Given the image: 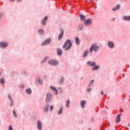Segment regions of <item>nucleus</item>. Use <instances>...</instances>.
<instances>
[{"instance_id": "0eeeda50", "label": "nucleus", "mask_w": 130, "mask_h": 130, "mask_svg": "<svg viewBox=\"0 0 130 130\" xmlns=\"http://www.w3.org/2000/svg\"><path fill=\"white\" fill-rule=\"evenodd\" d=\"M60 30H61V32L58 37V40H60V39H61V38L63 37V33H64L63 29L61 28Z\"/></svg>"}, {"instance_id": "5701e85b", "label": "nucleus", "mask_w": 130, "mask_h": 130, "mask_svg": "<svg viewBox=\"0 0 130 130\" xmlns=\"http://www.w3.org/2000/svg\"><path fill=\"white\" fill-rule=\"evenodd\" d=\"M66 106L67 108H69V107L70 106V100H67Z\"/></svg>"}, {"instance_id": "09e8293b", "label": "nucleus", "mask_w": 130, "mask_h": 130, "mask_svg": "<svg viewBox=\"0 0 130 130\" xmlns=\"http://www.w3.org/2000/svg\"><path fill=\"white\" fill-rule=\"evenodd\" d=\"M128 129V128H127V127H126V129Z\"/></svg>"}, {"instance_id": "f3484780", "label": "nucleus", "mask_w": 130, "mask_h": 130, "mask_svg": "<svg viewBox=\"0 0 130 130\" xmlns=\"http://www.w3.org/2000/svg\"><path fill=\"white\" fill-rule=\"evenodd\" d=\"M38 33L40 34V35H44V30L42 29H40L38 30Z\"/></svg>"}, {"instance_id": "473e14b6", "label": "nucleus", "mask_w": 130, "mask_h": 130, "mask_svg": "<svg viewBox=\"0 0 130 130\" xmlns=\"http://www.w3.org/2000/svg\"><path fill=\"white\" fill-rule=\"evenodd\" d=\"M1 83L2 84H4V83H5V80H4V79L2 78V79H1Z\"/></svg>"}, {"instance_id": "b1692460", "label": "nucleus", "mask_w": 130, "mask_h": 130, "mask_svg": "<svg viewBox=\"0 0 130 130\" xmlns=\"http://www.w3.org/2000/svg\"><path fill=\"white\" fill-rule=\"evenodd\" d=\"M62 109H63V108L62 107H61L60 110H59L58 112V114L59 115H60L61 114V113H62Z\"/></svg>"}, {"instance_id": "ea45409f", "label": "nucleus", "mask_w": 130, "mask_h": 130, "mask_svg": "<svg viewBox=\"0 0 130 130\" xmlns=\"http://www.w3.org/2000/svg\"><path fill=\"white\" fill-rule=\"evenodd\" d=\"M91 90H92V88L87 89V92H90V91H91Z\"/></svg>"}, {"instance_id": "ddd939ff", "label": "nucleus", "mask_w": 130, "mask_h": 130, "mask_svg": "<svg viewBox=\"0 0 130 130\" xmlns=\"http://www.w3.org/2000/svg\"><path fill=\"white\" fill-rule=\"evenodd\" d=\"M120 8V5H117L116 7H114L112 9V11H117V10H119Z\"/></svg>"}, {"instance_id": "9b49d317", "label": "nucleus", "mask_w": 130, "mask_h": 130, "mask_svg": "<svg viewBox=\"0 0 130 130\" xmlns=\"http://www.w3.org/2000/svg\"><path fill=\"white\" fill-rule=\"evenodd\" d=\"M108 45L110 48H113L114 47V44L112 42H108Z\"/></svg>"}, {"instance_id": "4be33fe9", "label": "nucleus", "mask_w": 130, "mask_h": 130, "mask_svg": "<svg viewBox=\"0 0 130 130\" xmlns=\"http://www.w3.org/2000/svg\"><path fill=\"white\" fill-rule=\"evenodd\" d=\"M123 19L125 21H130V16H124Z\"/></svg>"}, {"instance_id": "f8f14e48", "label": "nucleus", "mask_w": 130, "mask_h": 130, "mask_svg": "<svg viewBox=\"0 0 130 130\" xmlns=\"http://www.w3.org/2000/svg\"><path fill=\"white\" fill-rule=\"evenodd\" d=\"M49 109V105L47 104L44 109V111H45V112H48V110Z\"/></svg>"}, {"instance_id": "39448f33", "label": "nucleus", "mask_w": 130, "mask_h": 130, "mask_svg": "<svg viewBox=\"0 0 130 130\" xmlns=\"http://www.w3.org/2000/svg\"><path fill=\"white\" fill-rule=\"evenodd\" d=\"M50 42H51V39H49L46 40L42 43V46H44V45H47V44H49Z\"/></svg>"}, {"instance_id": "6ab92c4d", "label": "nucleus", "mask_w": 130, "mask_h": 130, "mask_svg": "<svg viewBox=\"0 0 130 130\" xmlns=\"http://www.w3.org/2000/svg\"><path fill=\"white\" fill-rule=\"evenodd\" d=\"M25 92L26 93L30 95V94L32 93V90H31V88H28L25 90Z\"/></svg>"}, {"instance_id": "58836bf2", "label": "nucleus", "mask_w": 130, "mask_h": 130, "mask_svg": "<svg viewBox=\"0 0 130 130\" xmlns=\"http://www.w3.org/2000/svg\"><path fill=\"white\" fill-rule=\"evenodd\" d=\"M3 14L2 13H0V19H2V18L3 17Z\"/></svg>"}, {"instance_id": "20e7f679", "label": "nucleus", "mask_w": 130, "mask_h": 130, "mask_svg": "<svg viewBox=\"0 0 130 130\" xmlns=\"http://www.w3.org/2000/svg\"><path fill=\"white\" fill-rule=\"evenodd\" d=\"M52 99V95H51V93H48L46 95V102H47V103L50 102Z\"/></svg>"}, {"instance_id": "c756f323", "label": "nucleus", "mask_w": 130, "mask_h": 130, "mask_svg": "<svg viewBox=\"0 0 130 130\" xmlns=\"http://www.w3.org/2000/svg\"><path fill=\"white\" fill-rule=\"evenodd\" d=\"M78 30H83V25H80L78 26Z\"/></svg>"}, {"instance_id": "bb28decb", "label": "nucleus", "mask_w": 130, "mask_h": 130, "mask_svg": "<svg viewBox=\"0 0 130 130\" xmlns=\"http://www.w3.org/2000/svg\"><path fill=\"white\" fill-rule=\"evenodd\" d=\"M50 89H51V90H53V91H55V92H57L56 88L53 86H50Z\"/></svg>"}, {"instance_id": "423d86ee", "label": "nucleus", "mask_w": 130, "mask_h": 130, "mask_svg": "<svg viewBox=\"0 0 130 130\" xmlns=\"http://www.w3.org/2000/svg\"><path fill=\"white\" fill-rule=\"evenodd\" d=\"M84 24L86 26H89V25H91V24H92V19H86L85 21H84Z\"/></svg>"}, {"instance_id": "4468645a", "label": "nucleus", "mask_w": 130, "mask_h": 130, "mask_svg": "<svg viewBox=\"0 0 130 130\" xmlns=\"http://www.w3.org/2000/svg\"><path fill=\"white\" fill-rule=\"evenodd\" d=\"M121 116V114L118 115L116 119V122L118 123V122H120V116Z\"/></svg>"}, {"instance_id": "8fccbe9b", "label": "nucleus", "mask_w": 130, "mask_h": 130, "mask_svg": "<svg viewBox=\"0 0 130 130\" xmlns=\"http://www.w3.org/2000/svg\"><path fill=\"white\" fill-rule=\"evenodd\" d=\"M58 89H61V88H60V87H59Z\"/></svg>"}, {"instance_id": "f257e3e1", "label": "nucleus", "mask_w": 130, "mask_h": 130, "mask_svg": "<svg viewBox=\"0 0 130 130\" xmlns=\"http://www.w3.org/2000/svg\"><path fill=\"white\" fill-rule=\"evenodd\" d=\"M68 45L69 46H68ZM72 45H73V43H72V42H71V40H68L64 44L63 46V48H65L64 50L65 51H67L71 49ZM67 46H68V47H67ZM66 47L67 48H66Z\"/></svg>"}, {"instance_id": "4c0bfd02", "label": "nucleus", "mask_w": 130, "mask_h": 130, "mask_svg": "<svg viewBox=\"0 0 130 130\" xmlns=\"http://www.w3.org/2000/svg\"><path fill=\"white\" fill-rule=\"evenodd\" d=\"M44 21H47V16H45L44 19Z\"/></svg>"}, {"instance_id": "e433bc0d", "label": "nucleus", "mask_w": 130, "mask_h": 130, "mask_svg": "<svg viewBox=\"0 0 130 130\" xmlns=\"http://www.w3.org/2000/svg\"><path fill=\"white\" fill-rule=\"evenodd\" d=\"M11 102L10 106H13L14 105V102L13 101H11Z\"/></svg>"}, {"instance_id": "aec40b11", "label": "nucleus", "mask_w": 130, "mask_h": 130, "mask_svg": "<svg viewBox=\"0 0 130 130\" xmlns=\"http://www.w3.org/2000/svg\"><path fill=\"white\" fill-rule=\"evenodd\" d=\"M79 17H80L81 21H85V16H84V15H83L82 14H80L79 15Z\"/></svg>"}, {"instance_id": "393cba45", "label": "nucleus", "mask_w": 130, "mask_h": 130, "mask_svg": "<svg viewBox=\"0 0 130 130\" xmlns=\"http://www.w3.org/2000/svg\"><path fill=\"white\" fill-rule=\"evenodd\" d=\"M63 82H64V78L63 77H62L61 78L60 81L59 82V84H62V83H63Z\"/></svg>"}, {"instance_id": "7c9ffc66", "label": "nucleus", "mask_w": 130, "mask_h": 130, "mask_svg": "<svg viewBox=\"0 0 130 130\" xmlns=\"http://www.w3.org/2000/svg\"><path fill=\"white\" fill-rule=\"evenodd\" d=\"M38 80L39 81V84H40L41 85H42V81H41V80H40V78H38Z\"/></svg>"}, {"instance_id": "dca6fc26", "label": "nucleus", "mask_w": 130, "mask_h": 130, "mask_svg": "<svg viewBox=\"0 0 130 130\" xmlns=\"http://www.w3.org/2000/svg\"><path fill=\"white\" fill-rule=\"evenodd\" d=\"M57 52L58 55H61L62 54V51L60 49H58L57 50Z\"/></svg>"}, {"instance_id": "a211bd4d", "label": "nucleus", "mask_w": 130, "mask_h": 130, "mask_svg": "<svg viewBox=\"0 0 130 130\" xmlns=\"http://www.w3.org/2000/svg\"><path fill=\"white\" fill-rule=\"evenodd\" d=\"M85 103H86V101H83L81 102V106L82 108H85Z\"/></svg>"}, {"instance_id": "c9c22d12", "label": "nucleus", "mask_w": 130, "mask_h": 130, "mask_svg": "<svg viewBox=\"0 0 130 130\" xmlns=\"http://www.w3.org/2000/svg\"><path fill=\"white\" fill-rule=\"evenodd\" d=\"M46 23V22H45V20H43L42 21V25H45Z\"/></svg>"}, {"instance_id": "2f4dec72", "label": "nucleus", "mask_w": 130, "mask_h": 130, "mask_svg": "<svg viewBox=\"0 0 130 130\" xmlns=\"http://www.w3.org/2000/svg\"><path fill=\"white\" fill-rule=\"evenodd\" d=\"M8 98L9 100H10V101H13V100H12V96H11V95H8Z\"/></svg>"}, {"instance_id": "c85d7f7f", "label": "nucleus", "mask_w": 130, "mask_h": 130, "mask_svg": "<svg viewBox=\"0 0 130 130\" xmlns=\"http://www.w3.org/2000/svg\"><path fill=\"white\" fill-rule=\"evenodd\" d=\"M13 113L14 117H16V118H17V113H16V111L15 110H13Z\"/></svg>"}, {"instance_id": "49530a36", "label": "nucleus", "mask_w": 130, "mask_h": 130, "mask_svg": "<svg viewBox=\"0 0 130 130\" xmlns=\"http://www.w3.org/2000/svg\"><path fill=\"white\" fill-rule=\"evenodd\" d=\"M113 21H114V20H115V18H113Z\"/></svg>"}, {"instance_id": "412c9836", "label": "nucleus", "mask_w": 130, "mask_h": 130, "mask_svg": "<svg viewBox=\"0 0 130 130\" xmlns=\"http://www.w3.org/2000/svg\"><path fill=\"white\" fill-rule=\"evenodd\" d=\"M95 67H93V68H92V70H93V71H98V70H99V69L100 68V67H99V66H94Z\"/></svg>"}, {"instance_id": "a878e982", "label": "nucleus", "mask_w": 130, "mask_h": 130, "mask_svg": "<svg viewBox=\"0 0 130 130\" xmlns=\"http://www.w3.org/2000/svg\"><path fill=\"white\" fill-rule=\"evenodd\" d=\"M86 55H88V50H86L83 54V57H86Z\"/></svg>"}, {"instance_id": "72a5a7b5", "label": "nucleus", "mask_w": 130, "mask_h": 130, "mask_svg": "<svg viewBox=\"0 0 130 130\" xmlns=\"http://www.w3.org/2000/svg\"><path fill=\"white\" fill-rule=\"evenodd\" d=\"M53 109V106L51 105L50 108V111H52V110Z\"/></svg>"}, {"instance_id": "9d476101", "label": "nucleus", "mask_w": 130, "mask_h": 130, "mask_svg": "<svg viewBox=\"0 0 130 130\" xmlns=\"http://www.w3.org/2000/svg\"><path fill=\"white\" fill-rule=\"evenodd\" d=\"M87 64H88V66H90L91 67H94L95 66H96V62H91V61H89L87 62Z\"/></svg>"}, {"instance_id": "6e6552de", "label": "nucleus", "mask_w": 130, "mask_h": 130, "mask_svg": "<svg viewBox=\"0 0 130 130\" xmlns=\"http://www.w3.org/2000/svg\"><path fill=\"white\" fill-rule=\"evenodd\" d=\"M8 46V43H3L0 42V48H5V47H7Z\"/></svg>"}, {"instance_id": "1a4fd4ad", "label": "nucleus", "mask_w": 130, "mask_h": 130, "mask_svg": "<svg viewBox=\"0 0 130 130\" xmlns=\"http://www.w3.org/2000/svg\"><path fill=\"white\" fill-rule=\"evenodd\" d=\"M38 128L39 130H42V123H41V121H38Z\"/></svg>"}, {"instance_id": "c03bdc74", "label": "nucleus", "mask_w": 130, "mask_h": 130, "mask_svg": "<svg viewBox=\"0 0 130 130\" xmlns=\"http://www.w3.org/2000/svg\"><path fill=\"white\" fill-rule=\"evenodd\" d=\"M56 92V94L57 95V94L58 93V92L57 91H57H55Z\"/></svg>"}, {"instance_id": "7ed1b4c3", "label": "nucleus", "mask_w": 130, "mask_h": 130, "mask_svg": "<svg viewBox=\"0 0 130 130\" xmlns=\"http://www.w3.org/2000/svg\"><path fill=\"white\" fill-rule=\"evenodd\" d=\"M48 63L51 66H57L58 64V61L55 60H49L48 61Z\"/></svg>"}, {"instance_id": "2eb2a0df", "label": "nucleus", "mask_w": 130, "mask_h": 130, "mask_svg": "<svg viewBox=\"0 0 130 130\" xmlns=\"http://www.w3.org/2000/svg\"><path fill=\"white\" fill-rule=\"evenodd\" d=\"M75 42L77 45H80V39L77 37H75Z\"/></svg>"}, {"instance_id": "cd10ccee", "label": "nucleus", "mask_w": 130, "mask_h": 130, "mask_svg": "<svg viewBox=\"0 0 130 130\" xmlns=\"http://www.w3.org/2000/svg\"><path fill=\"white\" fill-rule=\"evenodd\" d=\"M94 83V80H92L90 81L89 84L88 85V87H91V85Z\"/></svg>"}, {"instance_id": "79ce46f5", "label": "nucleus", "mask_w": 130, "mask_h": 130, "mask_svg": "<svg viewBox=\"0 0 130 130\" xmlns=\"http://www.w3.org/2000/svg\"><path fill=\"white\" fill-rule=\"evenodd\" d=\"M17 3H20V2H22V0H17Z\"/></svg>"}, {"instance_id": "f03ea898", "label": "nucleus", "mask_w": 130, "mask_h": 130, "mask_svg": "<svg viewBox=\"0 0 130 130\" xmlns=\"http://www.w3.org/2000/svg\"><path fill=\"white\" fill-rule=\"evenodd\" d=\"M93 49L94 51H97V50H98V49H99V47L98 46L96 45V44H93L91 46V47L89 49V51H90V52H92L93 51Z\"/></svg>"}, {"instance_id": "37998d69", "label": "nucleus", "mask_w": 130, "mask_h": 130, "mask_svg": "<svg viewBox=\"0 0 130 130\" xmlns=\"http://www.w3.org/2000/svg\"><path fill=\"white\" fill-rule=\"evenodd\" d=\"M101 94H102V95H104L103 91H101Z\"/></svg>"}, {"instance_id": "f704fd0d", "label": "nucleus", "mask_w": 130, "mask_h": 130, "mask_svg": "<svg viewBox=\"0 0 130 130\" xmlns=\"http://www.w3.org/2000/svg\"><path fill=\"white\" fill-rule=\"evenodd\" d=\"M9 130H13V127H12V125H10L9 127Z\"/></svg>"}, {"instance_id": "de8ad7c7", "label": "nucleus", "mask_w": 130, "mask_h": 130, "mask_svg": "<svg viewBox=\"0 0 130 130\" xmlns=\"http://www.w3.org/2000/svg\"><path fill=\"white\" fill-rule=\"evenodd\" d=\"M88 130H91V128H88Z\"/></svg>"}, {"instance_id": "a19ab883", "label": "nucleus", "mask_w": 130, "mask_h": 130, "mask_svg": "<svg viewBox=\"0 0 130 130\" xmlns=\"http://www.w3.org/2000/svg\"><path fill=\"white\" fill-rule=\"evenodd\" d=\"M47 58H48V57L46 58L45 59V60L43 61V62H45V61H46Z\"/></svg>"}, {"instance_id": "a18cd8bd", "label": "nucleus", "mask_w": 130, "mask_h": 130, "mask_svg": "<svg viewBox=\"0 0 130 130\" xmlns=\"http://www.w3.org/2000/svg\"><path fill=\"white\" fill-rule=\"evenodd\" d=\"M16 0H10V2H15Z\"/></svg>"}]
</instances>
